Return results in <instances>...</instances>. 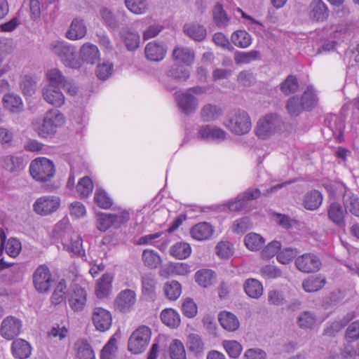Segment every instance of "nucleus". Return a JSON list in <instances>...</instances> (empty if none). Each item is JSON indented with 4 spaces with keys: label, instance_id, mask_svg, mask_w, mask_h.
I'll return each mask as SVG.
<instances>
[{
    "label": "nucleus",
    "instance_id": "52",
    "mask_svg": "<svg viewBox=\"0 0 359 359\" xmlns=\"http://www.w3.org/2000/svg\"><path fill=\"white\" fill-rule=\"evenodd\" d=\"M167 75L179 81H185L189 78L190 74L184 67L174 64L168 71Z\"/></svg>",
    "mask_w": 359,
    "mask_h": 359
},
{
    "label": "nucleus",
    "instance_id": "10",
    "mask_svg": "<svg viewBox=\"0 0 359 359\" xmlns=\"http://www.w3.org/2000/svg\"><path fill=\"white\" fill-rule=\"evenodd\" d=\"M33 284L39 292H48L53 283L52 276L49 268L42 264L37 267L32 276Z\"/></svg>",
    "mask_w": 359,
    "mask_h": 359
},
{
    "label": "nucleus",
    "instance_id": "31",
    "mask_svg": "<svg viewBox=\"0 0 359 359\" xmlns=\"http://www.w3.org/2000/svg\"><path fill=\"white\" fill-rule=\"evenodd\" d=\"M1 246L5 248L6 252L12 257H17L21 251V243L19 240L11 238L7 243L4 245L6 235L3 230L0 231Z\"/></svg>",
    "mask_w": 359,
    "mask_h": 359
},
{
    "label": "nucleus",
    "instance_id": "40",
    "mask_svg": "<svg viewBox=\"0 0 359 359\" xmlns=\"http://www.w3.org/2000/svg\"><path fill=\"white\" fill-rule=\"evenodd\" d=\"M344 204L346 212H348L355 216L359 215V199L357 195L350 191H346L344 196Z\"/></svg>",
    "mask_w": 359,
    "mask_h": 359
},
{
    "label": "nucleus",
    "instance_id": "34",
    "mask_svg": "<svg viewBox=\"0 0 359 359\" xmlns=\"http://www.w3.org/2000/svg\"><path fill=\"white\" fill-rule=\"evenodd\" d=\"M329 219L339 226L344 224V210L342 205L337 203H332L327 209Z\"/></svg>",
    "mask_w": 359,
    "mask_h": 359
},
{
    "label": "nucleus",
    "instance_id": "57",
    "mask_svg": "<svg viewBox=\"0 0 359 359\" xmlns=\"http://www.w3.org/2000/svg\"><path fill=\"white\" fill-rule=\"evenodd\" d=\"M125 4L129 11L137 15L145 13L148 8L147 0H125Z\"/></svg>",
    "mask_w": 359,
    "mask_h": 359
},
{
    "label": "nucleus",
    "instance_id": "1",
    "mask_svg": "<svg viewBox=\"0 0 359 359\" xmlns=\"http://www.w3.org/2000/svg\"><path fill=\"white\" fill-rule=\"evenodd\" d=\"M317 96L312 87H308L302 96L294 95L288 99L286 109L292 116H299L304 110H310L317 103Z\"/></svg>",
    "mask_w": 359,
    "mask_h": 359
},
{
    "label": "nucleus",
    "instance_id": "30",
    "mask_svg": "<svg viewBox=\"0 0 359 359\" xmlns=\"http://www.w3.org/2000/svg\"><path fill=\"white\" fill-rule=\"evenodd\" d=\"M2 101L4 107L13 113H19L23 109L24 106L21 97L16 94H6Z\"/></svg>",
    "mask_w": 359,
    "mask_h": 359
},
{
    "label": "nucleus",
    "instance_id": "43",
    "mask_svg": "<svg viewBox=\"0 0 359 359\" xmlns=\"http://www.w3.org/2000/svg\"><path fill=\"white\" fill-rule=\"evenodd\" d=\"M76 356L79 359H94L95 354L90 345L83 339H79L75 343Z\"/></svg>",
    "mask_w": 359,
    "mask_h": 359
},
{
    "label": "nucleus",
    "instance_id": "7",
    "mask_svg": "<svg viewBox=\"0 0 359 359\" xmlns=\"http://www.w3.org/2000/svg\"><path fill=\"white\" fill-rule=\"evenodd\" d=\"M259 189H249L243 194L238 195L235 200L228 203L230 211H249L252 209L251 203L260 196Z\"/></svg>",
    "mask_w": 359,
    "mask_h": 359
},
{
    "label": "nucleus",
    "instance_id": "24",
    "mask_svg": "<svg viewBox=\"0 0 359 359\" xmlns=\"http://www.w3.org/2000/svg\"><path fill=\"white\" fill-rule=\"evenodd\" d=\"M215 231L214 227L208 222H200L194 225L190 231L191 237L197 241L210 239Z\"/></svg>",
    "mask_w": 359,
    "mask_h": 359
},
{
    "label": "nucleus",
    "instance_id": "19",
    "mask_svg": "<svg viewBox=\"0 0 359 359\" xmlns=\"http://www.w3.org/2000/svg\"><path fill=\"white\" fill-rule=\"evenodd\" d=\"M86 34L87 27L84 20L81 18H75L72 20L65 35L68 39L76 41L83 39Z\"/></svg>",
    "mask_w": 359,
    "mask_h": 359
},
{
    "label": "nucleus",
    "instance_id": "20",
    "mask_svg": "<svg viewBox=\"0 0 359 359\" xmlns=\"http://www.w3.org/2000/svg\"><path fill=\"white\" fill-rule=\"evenodd\" d=\"M87 292L81 287L76 285L73 287L72 292L69 297V304L74 311H81L86 306Z\"/></svg>",
    "mask_w": 359,
    "mask_h": 359
},
{
    "label": "nucleus",
    "instance_id": "48",
    "mask_svg": "<svg viewBox=\"0 0 359 359\" xmlns=\"http://www.w3.org/2000/svg\"><path fill=\"white\" fill-rule=\"evenodd\" d=\"M316 316L311 311H304L297 319V325L304 330L313 329L316 323Z\"/></svg>",
    "mask_w": 359,
    "mask_h": 359
},
{
    "label": "nucleus",
    "instance_id": "33",
    "mask_svg": "<svg viewBox=\"0 0 359 359\" xmlns=\"http://www.w3.org/2000/svg\"><path fill=\"white\" fill-rule=\"evenodd\" d=\"M245 294L254 299H258L263 294V286L260 281L255 278H248L243 284Z\"/></svg>",
    "mask_w": 359,
    "mask_h": 359
},
{
    "label": "nucleus",
    "instance_id": "47",
    "mask_svg": "<svg viewBox=\"0 0 359 359\" xmlns=\"http://www.w3.org/2000/svg\"><path fill=\"white\" fill-rule=\"evenodd\" d=\"M196 283L203 287L212 285L215 280V274L210 269H202L198 271L195 274Z\"/></svg>",
    "mask_w": 359,
    "mask_h": 359
},
{
    "label": "nucleus",
    "instance_id": "9",
    "mask_svg": "<svg viewBox=\"0 0 359 359\" xmlns=\"http://www.w3.org/2000/svg\"><path fill=\"white\" fill-rule=\"evenodd\" d=\"M359 321L355 320L348 325L346 333L345 340L348 345L344 350V357L352 358L358 354L359 342Z\"/></svg>",
    "mask_w": 359,
    "mask_h": 359
},
{
    "label": "nucleus",
    "instance_id": "22",
    "mask_svg": "<svg viewBox=\"0 0 359 359\" xmlns=\"http://www.w3.org/2000/svg\"><path fill=\"white\" fill-rule=\"evenodd\" d=\"M166 53L167 49L163 44L156 41L148 43L144 48L147 59L154 62H159L163 60Z\"/></svg>",
    "mask_w": 359,
    "mask_h": 359
},
{
    "label": "nucleus",
    "instance_id": "44",
    "mask_svg": "<svg viewBox=\"0 0 359 359\" xmlns=\"http://www.w3.org/2000/svg\"><path fill=\"white\" fill-rule=\"evenodd\" d=\"M161 319L163 323L172 328L178 327L180 323L179 314L172 309H164L161 313Z\"/></svg>",
    "mask_w": 359,
    "mask_h": 359
},
{
    "label": "nucleus",
    "instance_id": "4",
    "mask_svg": "<svg viewBox=\"0 0 359 359\" xmlns=\"http://www.w3.org/2000/svg\"><path fill=\"white\" fill-rule=\"evenodd\" d=\"M29 172L35 180L46 182L55 175V165L50 160L45 157L37 158L31 162Z\"/></svg>",
    "mask_w": 359,
    "mask_h": 359
},
{
    "label": "nucleus",
    "instance_id": "13",
    "mask_svg": "<svg viewBox=\"0 0 359 359\" xmlns=\"http://www.w3.org/2000/svg\"><path fill=\"white\" fill-rule=\"evenodd\" d=\"M22 326V323L20 319L12 316H8L1 322V334L4 339L11 340L20 334Z\"/></svg>",
    "mask_w": 359,
    "mask_h": 359
},
{
    "label": "nucleus",
    "instance_id": "45",
    "mask_svg": "<svg viewBox=\"0 0 359 359\" xmlns=\"http://www.w3.org/2000/svg\"><path fill=\"white\" fill-rule=\"evenodd\" d=\"M213 20L215 23L219 28L226 27L229 22V18L220 3H217L212 11Z\"/></svg>",
    "mask_w": 359,
    "mask_h": 359
},
{
    "label": "nucleus",
    "instance_id": "11",
    "mask_svg": "<svg viewBox=\"0 0 359 359\" xmlns=\"http://www.w3.org/2000/svg\"><path fill=\"white\" fill-rule=\"evenodd\" d=\"M60 204V198L55 196H43L33 204V210L37 215L46 216L55 212Z\"/></svg>",
    "mask_w": 359,
    "mask_h": 359
},
{
    "label": "nucleus",
    "instance_id": "54",
    "mask_svg": "<svg viewBox=\"0 0 359 359\" xmlns=\"http://www.w3.org/2000/svg\"><path fill=\"white\" fill-rule=\"evenodd\" d=\"M191 248L187 243H177L170 248V254L180 259H186L191 255Z\"/></svg>",
    "mask_w": 359,
    "mask_h": 359
},
{
    "label": "nucleus",
    "instance_id": "59",
    "mask_svg": "<svg viewBox=\"0 0 359 359\" xmlns=\"http://www.w3.org/2000/svg\"><path fill=\"white\" fill-rule=\"evenodd\" d=\"M93 184L88 177L81 178L76 186V190L81 198L88 197L93 191Z\"/></svg>",
    "mask_w": 359,
    "mask_h": 359
},
{
    "label": "nucleus",
    "instance_id": "8",
    "mask_svg": "<svg viewBox=\"0 0 359 359\" xmlns=\"http://www.w3.org/2000/svg\"><path fill=\"white\" fill-rule=\"evenodd\" d=\"M297 269L305 273H312L320 271L322 262L319 257L313 253H304L295 259Z\"/></svg>",
    "mask_w": 359,
    "mask_h": 359
},
{
    "label": "nucleus",
    "instance_id": "5",
    "mask_svg": "<svg viewBox=\"0 0 359 359\" xmlns=\"http://www.w3.org/2000/svg\"><path fill=\"white\" fill-rule=\"evenodd\" d=\"M151 330L142 325L137 328L130 335L128 339V351L134 354H139L144 351L149 344L151 339Z\"/></svg>",
    "mask_w": 359,
    "mask_h": 359
},
{
    "label": "nucleus",
    "instance_id": "35",
    "mask_svg": "<svg viewBox=\"0 0 359 359\" xmlns=\"http://www.w3.org/2000/svg\"><path fill=\"white\" fill-rule=\"evenodd\" d=\"M172 56L175 60L185 65H190L194 60V51L187 47L175 48L172 51Z\"/></svg>",
    "mask_w": 359,
    "mask_h": 359
},
{
    "label": "nucleus",
    "instance_id": "58",
    "mask_svg": "<svg viewBox=\"0 0 359 359\" xmlns=\"http://www.w3.org/2000/svg\"><path fill=\"white\" fill-rule=\"evenodd\" d=\"M169 350L171 359H187L184 344L179 339L171 342Z\"/></svg>",
    "mask_w": 359,
    "mask_h": 359
},
{
    "label": "nucleus",
    "instance_id": "49",
    "mask_svg": "<svg viewBox=\"0 0 359 359\" xmlns=\"http://www.w3.org/2000/svg\"><path fill=\"white\" fill-rule=\"evenodd\" d=\"M244 243L248 249L251 251H257L263 246L264 239L259 234L250 233L245 236Z\"/></svg>",
    "mask_w": 359,
    "mask_h": 359
},
{
    "label": "nucleus",
    "instance_id": "37",
    "mask_svg": "<svg viewBox=\"0 0 359 359\" xmlns=\"http://www.w3.org/2000/svg\"><path fill=\"white\" fill-rule=\"evenodd\" d=\"M355 316L354 313H350L346 314V316H345L342 319L334 320L324 330V334L327 336H334L341 330L348 322L352 320Z\"/></svg>",
    "mask_w": 359,
    "mask_h": 359
},
{
    "label": "nucleus",
    "instance_id": "2",
    "mask_svg": "<svg viewBox=\"0 0 359 359\" xmlns=\"http://www.w3.org/2000/svg\"><path fill=\"white\" fill-rule=\"evenodd\" d=\"M284 122L277 114H269L260 118L256 127V135L262 139L266 140L279 132L283 127Z\"/></svg>",
    "mask_w": 359,
    "mask_h": 359
},
{
    "label": "nucleus",
    "instance_id": "17",
    "mask_svg": "<svg viewBox=\"0 0 359 359\" xmlns=\"http://www.w3.org/2000/svg\"><path fill=\"white\" fill-rule=\"evenodd\" d=\"M226 132L215 126L205 125L199 128L198 135L201 138L220 142L226 137Z\"/></svg>",
    "mask_w": 359,
    "mask_h": 359
},
{
    "label": "nucleus",
    "instance_id": "36",
    "mask_svg": "<svg viewBox=\"0 0 359 359\" xmlns=\"http://www.w3.org/2000/svg\"><path fill=\"white\" fill-rule=\"evenodd\" d=\"M222 115V109L217 105L206 104L202 107L200 116L204 121H213Z\"/></svg>",
    "mask_w": 359,
    "mask_h": 359
},
{
    "label": "nucleus",
    "instance_id": "61",
    "mask_svg": "<svg viewBox=\"0 0 359 359\" xmlns=\"http://www.w3.org/2000/svg\"><path fill=\"white\" fill-rule=\"evenodd\" d=\"M67 290V285L64 280H61L56 285L54 292L50 297L53 304H59L65 300Z\"/></svg>",
    "mask_w": 359,
    "mask_h": 359
},
{
    "label": "nucleus",
    "instance_id": "64",
    "mask_svg": "<svg viewBox=\"0 0 359 359\" xmlns=\"http://www.w3.org/2000/svg\"><path fill=\"white\" fill-rule=\"evenodd\" d=\"M216 254L222 259L229 258L233 254V245L229 241H221L215 247Z\"/></svg>",
    "mask_w": 359,
    "mask_h": 359
},
{
    "label": "nucleus",
    "instance_id": "14",
    "mask_svg": "<svg viewBox=\"0 0 359 359\" xmlns=\"http://www.w3.org/2000/svg\"><path fill=\"white\" fill-rule=\"evenodd\" d=\"M330 11L323 0H312L308 7V16L312 22H323L329 17Z\"/></svg>",
    "mask_w": 359,
    "mask_h": 359
},
{
    "label": "nucleus",
    "instance_id": "39",
    "mask_svg": "<svg viewBox=\"0 0 359 359\" xmlns=\"http://www.w3.org/2000/svg\"><path fill=\"white\" fill-rule=\"evenodd\" d=\"M184 32L189 37L198 41H203L206 36V29L198 24H186L184 26Z\"/></svg>",
    "mask_w": 359,
    "mask_h": 359
},
{
    "label": "nucleus",
    "instance_id": "23",
    "mask_svg": "<svg viewBox=\"0 0 359 359\" xmlns=\"http://www.w3.org/2000/svg\"><path fill=\"white\" fill-rule=\"evenodd\" d=\"M81 59L88 64L96 63L100 57V53L97 46L90 42L82 45L79 50Z\"/></svg>",
    "mask_w": 359,
    "mask_h": 359
},
{
    "label": "nucleus",
    "instance_id": "60",
    "mask_svg": "<svg viewBox=\"0 0 359 359\" xmlns=\"http://www.w3.org/2000/svg\"><path fill=\"white\" fill-rule=\"evenodd\" d=\"M100 16L104 21L105 25L111 29H116L118 23L112 12L107 8L102 7L100 10Z\"/></svg>",
    "mask_w": 359,
    "mask_h": 359
},
{
    "label": "nucleus",
    "instance_id": "56",
    "mask_svg": "<svg viewBox=\"0 0 359 359\" xmlns=\"http://www.w3.org/2000/svg\"><path fill=\"white\" fill-rule=\"evenodd\" d=\"M44 118L56 130L65 122V116L57 109H51L46 112Z\"/></svg>",
    "mask_w": 359,
    "mask_h": 359
},
{
    "label": "nucleus",
    "instance_id": "15",
    "mask_svg": "<svg viewBox=\"0 0 359 359\" xmlns=\"http://www.w3.org/2000/svg\"><path fill=\"white\" fill-rule=\"evenodd\" d=\"M92 319L96 329L101 332L109 330L111 325L112 318L111 313L106 309L100 307L94 309Z\"/></svg>",
    "mask_w": 359,
    "mask_h": 359
},
{
    "label": "nucleus",
    "instance_id": "25",
    "mask_svg": "<svg viewBox=\"0 0 359 359\" xmlns=\"http://www.w3.org/2000/svg\"><path fill=\"white\" fill-rule=\"evenodd\" d=\"M113 276L109 273L103 274L97 280L95 287V294L99 299L107 297L112 289Z\"/></svg>",
    "mask_w": 359,
    "mask_h": 359
},
{
    "label": "nucleus",
    "instance_id": "53",
    "mask_svg": "<svg viewBox=\"0 0 359 359\" xmlns=\"http://www.w3.org/2000/svg\"><path fill=\"white\" fill-rule=\"evenodd\" d=\"M142 258L144 265L150 269L157 268L161 262L158 254L152 250H144Z\"/></svg>",
    "mask_w": 359,
    "mask_h": 359
},
{
    "label": "nucleus",
    "instance_id": "16",
    "mask_svg": "<svg viewBox=\"0 0 359 359\" xmlns=\"http://www.w3.org/2000/svg\"><path fill=\"white\" fill-rule=\"evenodd\" d=\"M42 96L46 102L56 107L65 103V95L60 88L46 85L42 90Z\"/></svg>",
    "mask_w": 359,
    "mask_h": 359
},
{
    "label": "nucleus",
    "instance_id": "27",
    "mask_svg": "<svg viewBox=\"0 0 359 359\" xmlns=\"http://www.w3.org/2000/svg\"><path fill=\"white\" fill-rule=\"evenodd\" d=\"M13 355L19 359H25L29 357L32 348L29 342L22 339L14 340L11 346Z\"/></svg>",
    "mask_w": 359,
    "mask_h": 359
},
{
    "label": "nucleus",
    "instance_id": "51",
    "mask_svg": "<svg viewBox=\"0 0 359 359\" xmlns=\"http://www.w3.org/2000/svg\"><path fill=\"white\" fill-rule=\"evenodd\" d=\"M46 76L48 81L47 85L57 88L62 86L67 79L62 73L56 68L48 70L46 73Z\"/></svg>",
    "mask_w": 359,
    "mask_h": 359
},
{
    "label": "nucleus",
    "instance_id": "46",
    "mask_svg": "<svg viewBox=\"0 0 359 359\" xmlns=\"http://www.w3.org/2000/svg\"><path fill=\"white\" fill-rule=\"evenodd\" d=\"M259 59L260 53L255 50L249 52L236 51L234 53V61L237 65L249 64Z\"/></svg>",
    "mask_w": 359,
    "mask_h": 359
},
{
    "label": "nucleus",
    "instance_id": "55",
    "mask_svg": "<svg viewBox=\"0 0 359 359\" xmlns=\"http://www.w3.org/2000/svg\"><path fill=\"white\" fill-rule=\"evenodd\" d=\"M165 295L170 300H176L181 294V285L175 280L167 282L163 287Z\"/></svg>",
    "mask_w": 359,
    "mask_h": 359
},
{
    "label": "nucleus",
    "instance_id": "26",
    "mask_svg": "<svg viewBox=\"0 0 359 359\" xmlns=\"http://www.w3.org/2000/svg\"><path fill=\"white\" fill-rule=\"evenodd\" d=\"M218 320L221 326L229 332L237 330L240 326V322L233 313L223 311L219 313Z\"/></svg>",
    "mask_w": 359,
    "mask_h": 359
},
{
    "label": "nucleus",
    "instance_id": "6",
    "mask_svg": "<svg viewBox=\"0 0 359 359\" xmlns=\"http://www.w3.org/2000/svg\"><path fill=\"white\" fill-rule=\"evenodd\" d=\"M226 126L233 133L241 135L249 133L252 123L248 114L243 110L238 109L229 116Z\"/></svg>",
    "mask_w": 359,
    "mask_h": 359
},
{
    "label": "nucleus",
    "instance_id": "38",
    "mask_svg": "<svg viewBox=\"0 0 359 359\" xmlns=\"http://www.w3.org/2000/svg\"><path fill=\"white\" fill-rule=\"evenodd\" d=\"M1 165L5 170L11 172H17L24 168L22 158L12 155L4 156Z\"/></svg>",
    "mask_w": 359,
    "mask_h": 359
},
{
    "label": "nucleus",
    "instance_id": "50",
    "mask_svg": "<svg viewBox=\"0 0 359 359\" xmlns=\"http://www.w3.org/2000/svg\"><path fill=\"white\" fill-rule=\"evenodd\" d=\"M36 79L32 75H24L20 81V88L25 95H32L36 89Z\"/></svg>",
    "mask_w": 359,
    "mask_h": 359
},
{
    "label": "nucleus",
    "instance_id": "18",
    "mask_svg": "<svg viewBox=\"0 0 359 359\" xmlns=\"http://www.w3.org/2000/svg\"><path fill=\"white\" fill-rule=\"evenodd\" d=\"M135 302L134 291L126 289L120 292L115 299V308L121 312H128Z\"/></svg>",
    "mask_w": 359,
    "mask_h": 359
},
{
    "label": "nucleus",
    "instance_id": "21",
    "mask_svg": "<svg viewBox=\"0 0 359 359\" xmlns=\"http://www.w3.org/2000/svg\"><path fill=\"white\" fill-rule=\"evenodd\" d=\"M323 196L316 189L310 190L304 194L302 200V205L306 210L314 211L322 205Z\"/></svg>",
    "mask_w": 359,
    "mask_h": 359
},
{
    "label": "nucleus",
    "instance_id": "29",
    "mask_svg": "<svg viewBox=\"0 0 359 359\" xmlns=\"http://www.w3.org/2000/svg\"><path fill=\"white\" fill-rule=\"evenodd\" d=\"M32 126L38 135L43 138L51 137L56 133V129L44 118L43 121L34 120L32 122Z\"/></svg>",
    "mask_w": 359,
    "mask_h": 359
},
{
    "label": "nucleus",
    "instance_id": "62",
    "mask_svg": "<svg viewBox=\"0 0 359 359\" xmlns=\"http://www.w3.org/2000/svg\"><path fill=\"white\" fill-rule=\"evenodd\" d=\"M223 346L228 355L233 358H238L243 350L241 344L237 341L225 340L223 341Z\"/></svg>",
    "mask_w": 359,
    "mask_h": 359
},
{
    "label": "nucleus",
    "instance_id": "12",
    "mask_svg": "<svg viewBox=\"0 0 359 359\" xmlns=\"http://www.w3.org/2000/svg\"><path fill=\"white\" fill-rule=\"evenodd\" d=\"M177 107L185 115L194 114L198 107V99L189 92H183L175 95Z\"/></svg>",
    "mask_w": 359,
    "mask_h": 359
},
{
    "label": "nucleus",
    "instance_id": "28",
    "mask_svg": "<svg viewBox=\"0 0 359 359\" xmlns=\"http://www.w3.org/2000/svg\"><path fill=\"white\" fill-rule=\"evenodd\" d=\"M120 34L128 50L134 51L139 48L140 36L138 32L126 29L122 30Z\"/></svg>",
    "mask_w": 359,
    "mask_h": 359
},
{
    "label": "nucleus",
    "instance_id": "63",
    "mask_svg": "<svg viewBox=\"0 0 359 359\" xmlns=\"http://www.w3.org/2000/svg\"><path fill=\"white\" fill-rule=\"evenodd\" d=\"M187 346L189 350L195 353L203 352L204 348V344L201 338L196 334H191L189 335Z\"/></svg>",
    "mask_w": 359,
    "mask_h": 359
},
{
    "label": "nucleus",
    "instance_id": "41",
    "mask_svg": "<svg viewBox=\"0 0 359 359\" xmlns=\"http://www.w3.org/2000/svg\"><path fill=\"white\" fill-rule=\"evenodd\" d=\"M142 290L144 295L153 297L155 293L156 281L152 273H144L141 278Z\"/></svg>",
    "mask_w": 359,
    "mask_h": 359
},
{
    "label": "nucleus",
    "instance_id": "32",
    "mask_svg": "<svg viewBox=\"0 0 359 359\" xmlns=\"http://www.w3.org/2000/svg\"><path fill=\"white\" fill-rule=\"evenodd\" d=\"M326 278L323 275L313 276L302 282V287L306 292H317L324 287Z\"/></svg>",
    "mask_w": 359,
    "mask_h": 359
},
{
    "label": "nucleus",
    "instance_id": "3",
    "mask_svg": "<svg viewBox=\"0 0 359 359\" xmlns=\"http://www.w3.org/2000/svg\"><path fill=\"white\" fill-rule=\"evenodd\" d=\"M52 53L57 55L62 62L68 67L76 69L79 62L76 58V47L64 41H53L50 44Z\"/></svg>",
    "mask_w": 359,
    "mask_h": 359
},
{
    "label": "nucleus",
    "instance_id": "42",
    "mask_svg": "<svg viewBox=\"0 0 359 359\" xmlns=\"http://www.w3.org/2000/svg\"><path fill=\"white\" fill-rule=\"evenodd\" d=\"M231 42L237 47L245 48L252 43V37L245 30H237L234 32L231 36Z\"/></svg>",
    "mask_w": 359,
    "mask_h": 359
}]
</instances>
